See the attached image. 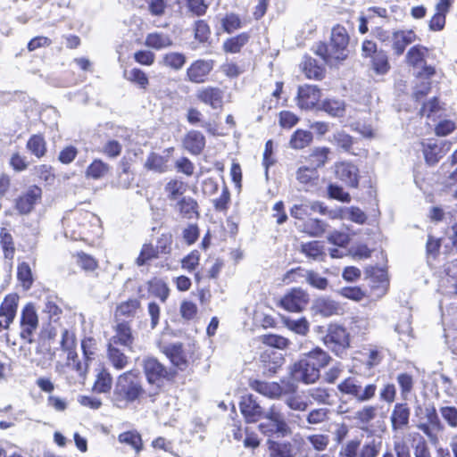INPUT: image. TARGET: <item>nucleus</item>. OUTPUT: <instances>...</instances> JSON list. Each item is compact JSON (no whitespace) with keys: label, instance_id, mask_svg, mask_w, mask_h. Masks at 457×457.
<instances>
[{"label":"nucleus","instance_id":"1","mask_svg":"<svg viewBox=\"0 0 457 457\" xmlns=\"http://www.w3.org/2000/svg\"><path fill=\"white\" fill-rule=\"evenodd\" d=\"M330 355L321 349L315 347L308 353H303L300 359L289 368L291 378L304 384H313L320 377V370L328 365Z\"/></svg>","mask_w":457,"mask_h":457},{"label":"nucleus","instance_id":"2","mask_svg":"<svg viewBox=\"0 0 457 457\" xmlns=\"http://www.w3.org/2000/svg\"><path fill=\"white\" fill-rule=\"evenodd\" d=\"M348 43L349 36L345 28L341 25H336L332 29L329 44H318L315 53L328 64L333 65L335 62L345 60L347 57Z\"/></svg>","mask_w":457,"mask_h":457},{"label":"nucleus","instance_id":"3","mask_svg":"<svg viewBox=\"0 0 457 457\" xmlns=\"http://www.w3.org/2000/svg\"><path fill=\"white\" fill-rule=\"evenodd\" d=\"M143 392L138 375L133 371L125 372L117 379L113 401L116 406L121 408L139 398Z\"/></svg>","mask_w":457,"mask_h":457},{"label":"nucleus","instance_id":"4","mask_svg":"<svg viewBox=\"0 0 457 457\" xmlns=\"http://www.w3.org/2000/svg\"><path fill=\"white\" fill-rule=\"evenodd\" d=\"M323 343L334 353L341 356L350 345L349 334L344 327L337 324H330L323 337Z\"/></svg>","mask_w":457,"mask_h":457},{"label":"nucleus","instance_id":"5","mask_svg":"<svg viewBox=\"0 0 457 457\" xmlns=\"http://www.w3.org/2000/svg\"><path fill=\"white\" fill-rule=\"evenodd\" d=\"M337 389L342 394L352 395L359 402H366L375 396L377 386L368 384L362 388L357 378L349 377L338 384Z\"/></svg>","mask_w":457,"mask_h":457},{"label":"nucleus","instance_id":"6","mask_svg":"<svg viewBox=\"0 0 457 457\" xmlns=\"http://www.w3.org/2000/svg\"><path fill=\"white\" fill-rule=\"evenodd\" d=\"M378 37L383 42L391 39V46L396 56L402 55L406 46L418 39L416 33L412 29H397L394 30L391 34L387 31H381L378 33Z\"/></svg>","mask_w":457,"mask_h":457},{"label":"nucleus","instance_id":"7","mask_svg":"<svg viewBox=\"0 0 457 457\" xmlns=\"http://www.w3.org/2000/svg\"><path fill=\"white\" fill-rule=\"evenodd\" d=\"M39 320L33 303H27L21 313V337L28 343L33 342V337L38 328Z\"/></svg>","mask_w":457,"mask_h":457},{"label":"nucleus","instance_id":"8","mask_svg":"<svg viewBox=\"0 0 457 457\" xmlns=\"http://www.w3.org/2000/svg\"><path fill=\"white\" fill-rule=\"evenodd\" d=\"M428 54V49L421 45H415L411 46L406 53L405 61L409 66L413 68H422L419 73L420 76L431 77L435 74L436 71L433 66L426 65V57Z\"/></svg>","mask_w":457,"mask_h":457},{"label":"nucleus","instance_id":"9","mask_svg":"<svg viewBox=\"0 0 457 457\" xmlns=\"http://www.w3.org/2000/svg\"><path fill=\"white\" fill-rule=\"evenodd\" d=\"M20 296L11 293L4 296L0 303V332L8 330L15 320L19 307Z\"/></svg>","mask_w":457,"mask_h":457},{"label":"nucleus","instance_id":"10","mask_svg":"<svg viewBox=\"0 0 457 457\" xmlns=\"http://www.w3.org/2000/svg\"><path fill=\"white\" fill-rule=\"evenodd\" d=\"M310 297L306 291L301 288H293L287 292L279 302L286 311L290 312H301L305 309Z\"/></svg>","mask_w":457,"mask_h":457},{"label":"nucleus","instance_id":"11","mask_svg":"<svg viewBox=\"0 0 457 457\" xmlns=\"http://www.w3.org/2000/svg\"><path fill=\"white\" fill-rule=\"evenodd\" d=\"M425 416L428 422H420L417 425V428L428 436L431 444L436 445L438 444V436L436 431L443 430L444 426L442 425L434 407H426Z\"/></svg>","mask_w":457,"mask_h":457},{"label":"nucleus","instance_id":"12","mask_svg":"<svg viewBox=\"0 0 457 457\" xmlns=\"http://www.w3.org/2000/svg\"><path fill=\"white\" fill-rule=\"evenodd\" d=\"M144 370L146 378L150 384H156L158 386L163 379H169L170 373L156 359L149 357L144 361Z\"/></svg>","mask_w":457,"mask_h":457},{"label":"nucleus","instance_id":"13","mask_svg":"<svg viewBox=\"0 0 457 457\" xmlns=\"http://www.w3.org/2000/svg\"><path fill=\"white\" fill-rule=\"evenodd\" d=\"M195 97L198 101L214 110L221 109L224 92L220 87L207 86L200 87L195 93Z\"/></svg>","mask_w":457,"mask_h":457},{"label":"nucleus","instance_id":"14","mask_svg":"<svg viewBox=\"0 0 457 457\" xmlns=\"http://www.w3.org/2000/svg\"><path fill=\"white\" fill-rule=\"evenodd\" d=\"M212 60H196L187 69V79L193 83H204L213 69Z\"/></svg>","mask_w":457,"mask_h":457},{"label":"nucleus","instance_id":"15","mask_svg":"<svg viewBox=\"0 0 457 457\" xmlns=\"http://www.w3.org/2000/svg\"><path fill=\"white\" fill-rule=\"evenodd\" d=\"M336 177L350 187L359 185V169L353 163L341 162L335 164Z\"/></svg>","mask_w":457,"mask_h":457},{"label":"nucleus","instance_id":"16","mask_svg":"<svg viewBox=\"0 0 457 457\" xmlns=\"http://www.w3.org/2000/svg\"><path fill=\"white\" fill-rule=\"evenodd\" d=\"M320 98V91L315 86L304 85L298 88L297 104L301 109H311Z\"/></svg>","mask_w":457,"mask_h":457},{"label":"nucleus","instance_id":"17","mask_svg":"<svg viewBox=\"0 0 457 457\" xmlns=\"http://www.w3.org/2000/svg\"><path fill=\"white\" fill-rule=\"evenodd\" d=\"M42 191L37 187H31L26 194L16 202V207L21 213H29L34 208L36 203L41 198Z\"/></svg>","mask_w":457,"mask_h":457},{"label":"nucleus","instance_id":"18","mask_svg":"<svg viewBox=\"0 0 457 457\" xmlns=\"http://www.w3.org/2000/svg\"><path fill=\"white\" fill-rule=\"evenodd\" d=\"M240 411L247 422L257 421L262 414V407L256 403L253 395L242 397L240 402Z\"/></svg>","mask_w":457,"mask_h":457},{"label":"nucleus","instance_id":"19","mask_svg":"<svg viewBox=\"0 0 457 457\" xmlns=\"http://www.w3.org/2000/svg\"><path fill=\"white\" fill-rule=\"evenodd\" d=\"M133 340L130 327L127 323L121 322L114 328V335L109 339L108 344L130 347Z\"/></svg>","mask_w":457,"mask_h":457},{"label":"nucleus","instance_id":"20","mask_svg":"<svg viewBox=\"0 0 457 457\" xmlns=\"http://www.w3.org/2000/svg\"><path fill=\"white\" fill-rule=\"evenodd\" d=\"M249 386L253 390L270 398H278L283 392L281 386L276 382H265L255 379L251 380Z\"/></svg>","mask_w":457,"mask_h":457},{"label":"nucleus","instance_id":"21","mask_svg":"<svg viewBox=\"0 0 457 457\" xmlns=\"http://www.w3.org/2000/svg\"><path fill=\"white\" fill-rule=\"evenodd\" d=\"M409 419L410 408L407 403H396L390 416L392 428L397 430L407 427Z\"/></svg>","mask_w":457,"mask_h":457},{"label":"nucleus","instance_id":"22","mask_svg":"<svg viewBox=\"0 0 457 457\" xmlns=\"http://www.w3.org/2000/svg\"><path fill=\"white\" fill-rule=\"evenodd\" d=\"M319 177V172L315 168L305 165L299 167L295 174L297 181L306 188L316 187Z\"/></svg>","mask_w":457,"mask_h":457},{"label":"nucleus","instance_id":"23","mask_svg":"<svg viewBox=\"0 0 457 457\" xmlns=\"http://www.w3.org/2000/svg\"><path fill=\"white\" fill-rule=\"evenodd\" d=\"M185 148L192 154H199L205 146L204 135L196 130L189 131L183 141Z\"/></svg>","mask_w":457,"mask_h":457},{"label":"nucleus","instance_id":"24","mask_svg":"<svg viewBox=\"0 0 457 457\" xmlns=\"http://www.w3.org/2000/svg\"><path fill=\"white\" fill-rule=\"evenodd\" d=\"M172 44L170 37L162 32L149 33L145 39V46L155 50L170 47Z\"/></svg>","mask_w":457,"mask_h":457},{"label":"nucleus","instance_id":"25","mask_svg":"<svg viewBox=\"0 0 457 457\" xmlns=\"http://www.w3.org/2000/svg\"><path fill=\"white\" fill-rule=\"evenodd\" d=\"M250 35L247 32L231 37L223 42L222 49L225 53L237 54L249 42Z\"/></svg>","mask_w":457,"mask_h":457},{"label":"nucleus","instance_id":"26","mask_svg":"<svg viewBox=\"0 0 457 457\" xmlns=\"http://www.w3.org/2000/svg\"><path fill=\"white\" fill-rule=\"evenodd\" d=\"M314 309L324 317L338 314L341 312L338 303L326 297L318 298L314 303Z\"/></svg>","mask_w":457,"mask_h":457},{"label":"nucleus","instance_id":"27","mask_svg":"<svg viewBox=\"0 0 457 457\" xmlns=\"http://www.w3.org/2000/svg\"><path fill=\"white\" fill-rule=\"evenodd\" d=\"M177 208L180 215L187 220L198 218V204L192 197H182L177 203Z\"/></svg>","mask_w":457,"mask_h":457},{"label":"nucleus","instance_id":"28","mask_svg":"<svg viewBox=\"0 0 457 457\" xmlns=\"http://www.w3.org/2000/svg\"><path fill=\"white\" fill-rule=\"evenodd\" d=\"M165 354L173 365L183 370L187 365V355L182 349L181 344H174L165 348Z\"/></svg>","mask_w":457,"mask_h":457},{"label":"nucleus","instance_id":"29","mask_svg":"<svg viewBox=\"0 0 457 457\" xmlns=\"http://www.w3.org/2000/svg\"><path fill=\"white\" fill-rule=\"evenodd\" d=\"M186 62L187 57L184 54L179 52H169L162 56L160 64L174 71H180Z\"/></svg>","mask_w":457,"mask_h":457},{"label":"nucleus","instance_id":"30","mask_svg":"<svg viewBox=\"0 0 457 457\" xmlns=\"http://www.w3.org/2000/svg\"><path fill=\"white\" fill-rule=\"evenodd\" d=\"M187 185L178 179H170L164 186V192L170 201L178 200L187 191Z\"/></svg>","mask_w":457,"mask_h":457},{"label":"nucleus","instance_id":"31","mask_svg":"<svg viewBox=\"0 0 457 457\" xmlns=\"http://www.w3.org/2000/svg\"><path fill=\"white\" fill-rule=\"evenodd\" d=\"M123 77L129 82L137 85L141 89H146L149 85L147 74L139 68H132L124 71Z\"/></svg>","mask_w":457,"mask_h":457},{"label":"nucleus","instance_id":"32","mask_svg":"<svg viewBox=\"0 0 457 457\" xmlns=\"http://www.w3.org/2000/svg\"><path fill=\"white\" fill-rule=\"evenodd\" d=\"M301 252L314 261L321 260L325 256L324 245L320 241H311L301 245Z\"/></svg>","mask_w":457,"mask_h":457},{"label":"nucleus","instance_id":"33","mask_svg":"<svg viewBox=\"0 0 457 457\" xmlns=\"http://www.w3.org/2000/svg\"><path fill=\"white\" fill-rule=\"evenodd\" d=\"M140 307V302L137 299H129L120 303L115 310L117 319L134 317Z\"/></svg>","mask_w":457,"mask_h":457},{"label":"nucleus","instance_id":"34","mask_svg":"<svg viewBox=\"0 0 457 457\" xmlns=\"http://www.w3.org/2000/svg\"><path fill=\"white\" fill-rule=\"evenodd\" d=\"M145 168L157 173H164L168 170L167 160L158 154L151 153L145 162Z\"/></svg>","mask_w":457,"mask_h":457},{"label":"nucleus","instance_id":"35","mask_svg":"<svg viewBox=\"0 0 457 457\" xmlns=\"http://www.w3.org/2000/svg\"><path fill=\"white\" fill-rule=\"evenodd\" d=\"M320 109L332 117H343L345 113V104L342 100L328 99L322 102Z\"/></svg>","mask_w":457,"mask_h":457},{"label":"nucleus","instance_id":"36","mask_svg":"<svg viewBox=\"0 0 457 457\" xmlns=\"http://www.w3.org/2000/svg\"><path fill=\"white\" fill-rule=\"evenodd\" d=\"M108 360L117 369H124L128 364V357L118 348L117 345L108 344Z\"/></svg>","mask_w":457,"mask_h":457},{"label":"nucleus","instance_id":"37","mask_svg":"<svg viewBox=\"0 0 457 457\" xmlns=\"http://www.w3.org/2000/svg\"><path fill=\"white\" fill-rule=\"evenodd\" d=\"M328 224L321 220L309 219L303 224L302 231L312 236L320 237L327 230Z\"/></svg>","mask_w":457,"mask_h":457},{"label":"nucleus","instance_id":"38","mask_svg":"<svg viewBox=\"0 0 457 457\" xmlns=\"http://www.w3.org/2000/svg\"><path fill=\"white\" fill-rule=\"evenodd\" d=\"M282 321L286 328L298 335L305 336L309 332L310 325L305 318L292 320L287 317H283Z\"/></svg>","mask_w":457,"mask_h":457},{"label":"nucleus","instance_id":"39","mask_svg":"<svg viewBox=\"0 0 457 457\" xmlns=\"http://www.w3.org/2000/svg\"><path fill=\"white\" fill-rule=\"evenodd\" d=\"M110 166L100 159H96L87 167L86 175L94 179H99L108 173Z\"/></svg>","mask_w":457,"mask_h":457},{"label":"nucleus","instance_id":"40","mask_svg":"<svg viewBox=\"0 0 457 457\" xmlns=\"http://www.w3.org/2000/svg\"><path fill=\"white\" fill-rule=\"evenodd\" d=\"M328 148L317 147L312 150V154L308 156L307 161L310 162V166L318 170V168L325 165L328 161Z\"/></svg>","mask_w":457,"mask_h":457},{"label":"nucleus","instance_id":"41","mask_svg":"<svg viewBox=\"0 0 457 457\" xmlns=\"http://www.w3.org/2000/svg\"><path fill=\"white\" fill-rule=\"evenodd\" d=\"M312 140V135L310 131L297 129L290 139V145L295 149H303L306 147Z\"/></svg>","mask_w":457,"mask_h":457},{"label":"nucleus","instance_id":"42","mask_svg":"<svg viewBox=\"0 0 457 457\" xmlns=\"http://www.w3.org/2000/svg\"><path fill=\"white\" fill-rule=\"evenodd\" d=\"M27 148L37 158L45 155L46 151V141L40 135H33L27 142Z\"/></svg>","mask_w":457,"mask_h":457},{"label":"nucleus","instance_id":"43","mask_svg":"<svg viewBox=\"0 0 457 457\" xmlns=\"http://www.w3.org/2000/svg\"><path fill=\"white\" fill-rule=\"evenodd\" d=\"M371 64L378 74H386L390 69L387 54L381 50L371 58Z\"/></svg>","mask_w":457,"mask_h":457},{"label":"nucleus","instance_id":"44","mask_svg":"<svg viewBox=\"0 0 457 457\" xmlns=\"http://www.w3.org/2000/svg\"><path fill=\"white\" fill-rule=\"evenodd\" d=\"M119 442L126 444L133 447L137 453L142 449V439L140 435L136 431H127L119 435Z\"/></svg>","mask_w":457,"mask_h":457},{"label":"nucleus","instance_id":"45","mask_svg":"<svg viewBox=\"0 0 457 457\" xmlns=\"http://www.w3.org/2000/svg\"><path fill=\"white\" fill-rule=\"evenodd\" d=\"M158 250L152 244H144L138 257L136 259V264L143 266L149 261L158 258Z\"/></svg>","mask_w":457,"mask_h":457},{"label":"nucleus","instance_id":"46","mask_svg":"<svg viewBox=\"0 0 457 457\" xmlns=\"http://www.w3.org/2000/svg\"><path fill=\"white\" fill-rule=\"evenodd\" d=\"M283 425L284 428H280V424L278 422H269L262 423L260 428L263 433H272L277 434L278 436H286L290 434V428L285 419H283Z\"/></svg>","mask_w":457,"mask_h":457},{"label":"nucleus","instance_id":"47","mask_svg":"<svg viewBox=\"0 0 457 457\" xmlns=\"http://www.w3.org/2000/svg\"><path fill=\"white\" fill-rule=\"evenodd\" d=\"M261 341L269 346H272L278 349H286L290 345V341L287 338L273 334L262 336Z\"/></svg>","mask_w":457,"mask_h":457},{"label":"nucleus","instance_id":"48","mask_svg":"<svg viewBox=\"0 0 457 457\" xmlns=\"http://www.w3.org/2000/svg\"><path fill=\"white\" fill-rule=\"evenodd\" d=\"M73 257L76 258L77 264L85 271H93L98 266L94 257L83 252L77 253Z\"/></svg>","mask_w":457,"mask_h":457},{"label":"nucleus","instance_id":"49","mask_svg":"<svg viewBox=\"0 0 457 457\" xmlns=\"http://www.w3.org/2000/svg\"><path fill=\"white\" fill-rule=\"evenodd\" d=\"M112 379L109 372L102 370L98 374L95 382L94 388L99 393L109 392L112 387Z\"/></svg>","mask_w":457,"mask_h":457},{"label":"nucleus","instance_id":"50","mask_svg":"<svg viewBox=\"0 0 457 457\" xmlns=\"http://www.w3.org/2000/svg\"><path fill=\"white\" fill-rule=\"evenodd\" d=\"M403 399H407L414 385L413 378L408 373H400L396 378Z\"/></svg>","mask_w":457,"mask_h":457},{"label":"nucleus","instance_id":"51","mask_svg":"<svg viewBox=\"0 0 457 457\" xmlns=\"http://www.w3.org/2000/svg\"><path fill=\"white\" fill-rule=\"evenodd\" d=\"M377 408L374 406H364L354 412L353 419L361 424H367L376 417Z\"/></svg>","mask_w":457,"mask_h":457},{"label":"nucleus","instance_id":"52","mask_svg":"<svg viewBox=\"0 0 457 457\" xmlns=\"http://www.w3.org/2000/svg\"><path fill=\"white\" fill-rule=\"evenodd\" d=\"M306 442L312 445V447L318 451L322 452L326 450L328 445L329 438L327 435L315 434L306 436Z\"/></svg>","mask_w":457,"mask_h":457},{"label":"nucleus","instance_id":"53","mask_svg":"<svg viewBox=\"0 0 457 457\" xmlns=\"http://www.w3.org/2000/svg\"><path fill=\"white\" fill-rule=\"evenodd\" d=\"M345 219L358 224H363L367 220V215L359 207H344Z\"/></svg>","mask_w":457,"mask_h":457},{"label":"nucleus","instance_id":"54","mask_svg":"<svg viewBox=\"0 0 457 457\" xmlns=\"http://www.w3.org/2000/svg\"><path fill=\"white\" fill-rule=\"evenodd\" d=\"M149 292L160 298L162 302H165L169 295L167 285L161 280L149 282Z\"/></svg>","mask_w":457,"mask_h":457},{"label":"nucleus","instance_id":"55","mask_svg":"<svg viewBox=\"0 0 457 457\" xmlns=\"http://www.w3.org/2000/svg\"><path fill=\"white\" fill-rule=\"evenodd\" d=\"M18 279L22 283L25 289H29L32 285V273L28 263L22 262L18 266Z\"/></svg>","mask_w":457,"mask_h":457},{"label":"nucleus","instance_id":"56","mask_svg":"<svg viewBox=\"0 0 457 457\" xmlns=\"http://www.w3.org/2000/svg\"><path fill=\"white\" fill-rule=\"evenodd\" d=\"M221 24L227 33H232L242 27L240 18L235 13L227 14L222 19Z\"/></svg>","mask_w":457,"mask_h":457},{"label":"nucleus","instance_id":"57","mask_svg":"<svg viewBox=\"0 0 457 457\" xmlns=\"http://www.w3.org/2000/svg\"><path fill=\"white\" fill-rule=\"evenodd\" d=\"M305 278L308 284L320 290L326 289L328 285V281L326 278L321 277L320 274L312 270H308Z\"/></svg>","mask_w":457,"mask_h":457},{"label":"nucleus","instance_id":"58","mask_svg":"<svg viewBox=\"0 0 457 457\" xmlns=\"http://www.w3.org/2000/svg\"><path fill=\"white\" fill-rule=\"evenodd\" d=\"M270 457H291V447L287 444L270 442Z\"/></svg>","mask_w":457,"mask_h":457},{"label":"nucleus","instance_id":"59","mask_svg":"<svg viewBox=\"0 0 457 457\" xmlns=\"http://www.w3.org/2000/svg\"><path fill=\"white\" fill-rule=\"evenodd\" d=\"M379 448L380 442H377L375 438H372L363 445L358 457H377Z\"/></svg>","mask_w":457,"mask_h":457},{"label":"nucleus","instance_id":"60","mask_svg":"<svg viewBox=\"0 0 457 457\" xmlns=\"http://www.w3.org/2000/svg\"><path fill=\"white\" fill-rule=\"evenodd\" d=\"M328 193L330 198L336 199L337 201L343 203H349L351 201L350 195L338 185L330 184L328 187Z\"/></svg>","mask_w":457,"mask_h":457},{"label":"nucleus","instance_id":"61","mask_svg":"<svg viewBox=\"0 0 457 457\" xmlns=\"http://www.w3.org/2000/svg\"><path fill=\"white\" fill-rule=\"evenodd\" d=\"M211 29L209 25L203 20L195 23V37L200 42H205L209 38Z\"/></svg>","mask_w":457,"mask_h":457},{"label":"nucleus","instance_id":"62","mask_svg":"<svg viewBox=\"0 0 457 457\" xmlns=\"http://www.w3.org/2000/svg\"><path fill=\"white\" fill-rule=\"evenodd\" d=\"M443 419L451 428H457V408L454 406H445L440 408Z\"/></svg>","mask_w":457,"mask_h":457},{"label":"nucleus","instance_id":"63","mask_svg":"<svg viewBox=\"0 0 457 457\" xmlns=\"http://www.w3.org/2000/svg\"><path fill=\"white\" fill-rule=\"evenodd\" d=\"M312 400L319 403H329L330 394L328 390L324 387H316L310 389L308 392Z\"/></svg>","mask_w":457,"mask_h":457},{"label":"nucleus","instance_id":"64","mask_svg":"<svg viewBox=\"0 0 457 457\" xmlns=\"http://www.w3.org/2000/svg\"><path fill=\"white\" fill-rule=\"evenodd\" d=\"M122 150L121 145L116 140H110L104 144L102 148V153L109 158L118 157Z\"/></svg>","mask_w":457,"mask_h":457}]
</instances>
